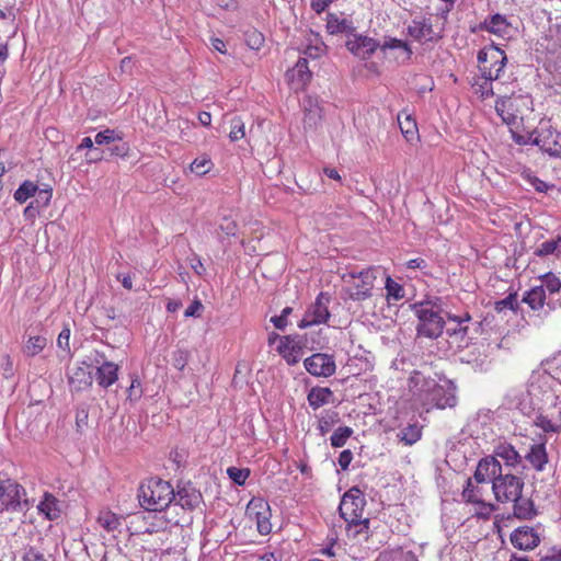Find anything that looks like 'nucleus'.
Listing matches in <instances>:
<instances>
[{
    "instance_id": "f257e3e1",
    "label": "nucleus",
    "mask_w": 561,
    "mask_h": 561,
    "mask_svg": "<svg viewBox=\"0 0 561 561\" xmlns=\"http://www.w3.org/2000/svg\"><path fill=\"white\" fill-rule=\"evenodd\" d=\"M175 491L170 482L160 478H150L138 489L141 507L151 512H162L173 502Z\"/></svg>"
},
{
    "instance_id": "f03ea898",
    "label": "nucleus",
    "mask_w": 561,
    "mask_h": 561,
    "mask_svg": "<svg viewBox=\"0 0 561 561\" xmlns=\"http://www.w3.org/2000/svg\"><path fill=\"white\" fill-rule=\"evenodd\" d=\"M366 501L358 488H352L342 497L339 512L341 517L356 528L355 534L368 530L369 519L363 517Z\"/></svg>"
},
{
    "instance_id": "7ed1b4c3",
    "label": "nucleus",
    "mask_w": 561,
    "mask_h": 561,
    "mask_svg": "<svg viewBox=\"0 0 561 561\" xmlns=\"http://www.w3.org/2000/svg\"><path fill=\"white\" fill-rule=\"evenodd\" d=\"M419 319L416 331L419 336L437 339L444 330L445 321L440 311L431 302H421L414 306Z\"/></svg>"
},
{
    "instance_id": "20e7f679",
    "label": "nucleus",
    "mask_w": 561,
    "mask_h": 561,
    "mask_svg": "<svg viewBox=\"0 0 561 561\" xmlns=\"http://www.w3.org/2000/svg\"><path fill=\"white\" fill-rule=\"evenodd\" d=\"M25 489L15 480L0 474L1 511L21 512L28 506Z\"/></svg>"
},
{
    "instance_id": "39448f33",
    "label": "nucleus",
    "mask_w": 561,
    "mask_h": 561,
    "mask_svg": "<svg viewBox=\"0 0 561 561\" xmlns=\"http://www.w3.org/2000/svg\"><path fill=\"white\" fill-rule=\"evenodd\" d=\"M477 59L482 76L486 78V80H497L507 61L504 50L493 45L481 49L478 53Z\"/></svg>"
},
{
    "instance_id": "423d86ee",
    "label": "nucleus",
    "mask_w": 561,
    "mask_h": 561,
    "mask_svg": "<svg viewBox=\"0 0 561 561\" xmlns=\"http://www.w3.org/2000/svg\"><path fill=\"white\" fill-rule=\"evenodd\" d=\"M524 480L512 473H501L494 481L492 491L496 501L506 503L516 500V496L523 493Z\"/></svg>"
},
{
    "instance_id": "0eeeda50",
    "label": "nucleus",
    "mask_w": 561,
    "mask_h": 561,
    "mask_svg": "<svg viewBox=\"0 0 561 561\" xmlns=\"http://www.w3.org/2000/svg\"><path fill=\"white\" fill-rule=\"evenodd\" d=\"M331 296L328 293L321 291L316 301L307 309L304 318L298 323L300 329H306L311 325L327 323L330 318L329 304Z\"/></svg>"
},
{
    "instance_id": "6e6552de",
    "label": "nucleus",
    "mask_w": 561,
    "mask_h": 561,
    "mask_svg": "<svg viewBox=\"0 0 561 561\" xmlns=\"http://www.w3.org/2000/svg\"><path fill=\"white\" fill-rule=\"evenodd\" d=\"M247 515L255 519L257 531L261 535H268L272 530L271 507L267 501L262 497H252L247 505Z\"/></svg>"
},
{
    "instance_id": "1a4fd4ad",
    "label": "nucleus",
    "mask_w": 561,
    "mask_h": 561,
    "mask_svg": "<svg viewBox=\"0 0 561 561\" xmlns=\"http://www.w3.org/2000/svg\"><path fill=\"white\" fill-rule=\"evenodd\" d=\"M304 366L314 377H330L336 370L334 357L324 353H314L307 357L304 360Z\"/></svg>"
},
{
    "instance_id": "9d476101",
    "label": "nucleus",
    "mask_w": 561,
    "mask_h": 561,
    "mask_svg": "<svg viewBox=\"0 0 561 561\" xmlns=\"http://www.w3.org/2000/svg\"><path fill=\"white\" fill-rule=\"evenodd\" d=\"M376 270L368 267L360 271L358 274L354 272L350 273L352 278H359V283L355 284L350 291V298L355 301L366 300L371 296V289L374 287V280L376 279Z\"/></svg>"
},
{
    "instance_id": "9b49d317",
    "label": "nucleus",
    "mask_w": 561,
    "mask_h": 561,
    "mask_svg": "<svg viewBox=\"0 0 561 561\" xmlns=\"http://www.w3.org/2000/svg\"><path fill=\"white\" fill-rule=\"evenodd\" d=\"M93 362L99 365L95 371V379L100 387L106 389L117 381L119 369L117 364L106 360L104 354L99 352L95 353Z\"/></svg>"
},
{
    "instance_id": "f8f14e48",
    "label": "nucleus",
    "mask_w": 561,
    "mask_h": 561,
    "mask_svg": "<svg viewBox=\"0 0 561 561\" xmlns=\"http://www.w3.org/2000/svg\"><path fill=\"white\" fill-rule=\"evenodd\" d=\"M446 334L449 337L455 339L457 342H463L468 337L470 331L468 323L472 320L469 312H462L461 314L448 312L446 313Z\"/></svg>"
},
{
    "instance_id": "ddd939ff",
    "label": "nucleus",
    "mask_w": 561,
    "mask_h": 561,
    "mask_svg": "<svg viewBox=\"0 0 561 561\" xmlns=\"http://www.w3.org/2000/svg\"><path fill=\"white\" fill-rule=\"evenodd\" d=\"M501 462L493 456H486L478 462L473 474V480L478 484L488 482H492L493 484L494 481L501 476Z\"/></svg>"
},
{
    "instance_id": "4468645a",
    "label": "nucleus",
    "mask_w": 561,
    "mask_h": 561,
    "mask_svg": "<svg viewBox=\"0 0 561 561\" xmlns=\"http://www.w3.org/2000/svg\"><path fill=\"white\" fill-rule=\"evenodd\" d=\"M345 46L353 55L360 59L369 58L380 48V44L375 38L356 34L347 38Z\"/></svg>"
},
{
    "instance_id": "2eb2a0df",
    "label": "nucleus",
    "mask_w": 561,
    "mask_h": 561,
    "mask_svg": "<svg viewBox=\"0 0 561 561\" xmlns=\"http://www.w3.org/2000/svg\"><path fill=\"white\" fill-rule=\"evenodd\" d=\"M93 382V374L90 365L82 362L79 366L69 370L68 383L72 392H81L89 389Z\"/></svg>"
},
{
    "instance_id": "dca6fc26",
    "label": "nucleus",
    "mask_w": 561,
    "mask_h": 561,
    "mask_svg": "<svg viewBox=\"0 0 561 561\" xmlns=\"http://www.w3.org/2000/svg\"><path fill=\"white\" fill-rule=\"evenodd\" d=\"M173 501L183 510L193 511L202 503L203 495L191 482H186L178 485Z\"/></svg>"
},
{
    "instance_id": "f3484780",
    "label": "nucleus",
    "mask_w": 561,
    "mask_h": 561,
    "mask_svg": "<svg viewBox=\"0 0 561 561\" xmlns=\"http://www.w3.org/2000/svg\"><path fill=\"white\" fill-rule=\"evenodd\" d=\"M511 542L519 550H533L540 543V537L534 528L523 526L511 534Z\"/></svg>"
},
{
    "instance_id": "a211bd4d",
    "label": "nucleus",
    "mask_w": 561,
    "mask_h": 561,
    "mask_svg": "<svg viewBox=\"0 0 561 561\" xmlns=\"http://www.w3.org/2000/svg\"><path fill=\"white\" fill-rule=\"evenodd\" d=\"M407 33L417 42L435 41L438 36L435 34L433 23L430 18L413 19L407 27Z\"/></svg>"
},
{
    "instance_id": "6ab92c4d",
    "label": "nucleus",
    "mask_w": 561,
    "mask_h": 561,
    "mask_svg": "<svg viewBox=\"0 0 561 561\" xmlns=\"http://www.w3.org/2000/svg\"><path fill=\"white\" fill-rule=\"evenodd\" d=\"M427 388L431 389V401L438 409L453 408L457 403L455 393L446 390L444 387L435 383L434 380L426 382Z\"/></svg>"
},
{
    "instance_id": "aec40b11",
    "label": "nucleus",
    "mask_w": 561,
    "mask_h": 561,
    "mask_svg": "<svg viewBox=\"0 0 561 561\" xmlns=\"http://www.w3.org/2000/svg\"><path fill=\"white\" fill-rule=\"evenodd\" d=\"M287 77L296 88H304L310 82L312 73L309 70L307 58H299L294 68L287 71Z\"/></svg>"
},
{
    "instance_id": "412c9836",
    "label": "nucleus",
    "mask_w": 561,
    "mask_h": 561,
    "mask_svg": "<svg viewBox=\"0 0 561 561\" xmlns=\"http://www.w3.org/2000/svg\"><path fill=\"white\" fill-rule=\"evenodd\" d=\"M511 502L514 503L513 514L518 519L529 520L538 514L533 500L529 497H524L520 494L516 496V500H512Z\"/></svg>"
},
{
    "instance_id": "4be33fe9",
    "label": "nucleus",
    "mask_w": 561,
    "mask_h": 561,
    "mask_svg": "<svg viewBox=\"0 0 561 561\" xmlns=\"http://www.w3.org/2000/svg\"><path fill=\"white\" fill-rule=\"evenodd\" d=\"M525 459L537 471H542L548 462L545 443L534 444L525 455Z\"/></svg>"
},
{
    "instance_id": "5701e85b",
    "label": "nucleus",
    "mask_w": 561,
    "mask_h": 561,
    "mask_svg": "<svg viewBox=\"0 0 561 561\" xmlns=\"http://www.w3.org/2000/svg\"><path fill=\"white\" fill-rule=\"evenodd\" d=\"M37 508L48 520H56L61 514L60 502L53 494L47 492L37 505Z\"/></svg>"
},
{
    "instance_id": "b1692460",
    "label": "nucleus",
    "mask_w": 561,
    "mask_h": 561,
    "mask_svg": "<svg viewBox=\"0 0 561 561\" xmlns=\"http://www.w3.org/2000/svg\"><path fill=\"white\" fill-rule=\"evenodd\" d=\"M496 459L501 458L507 467H517L522 463L523 457L510 444H500L495 450L494 456Z\"/></svg>"
},
{
    "instance_id": "393cba45",
    "label": "nucleus",
    "mask_w": 561,
    "mask_h": 561,
    "mask_svg": "<svg viewBox=\"0 0 561 561\" xmlns=\"http://www.w3.org/2000/svg\"><path fill=\"white\" fill-rule=\"evenodd\" d=\"M380 49H399L401 55L397 57V59H400L402 64L409 62L413 54L412 48L408 42L394 37H388L383 44H380Z\"/></svg>"
},
{
    "instance_id": "a878e982",
    "label": "nucleus",
    "mask_w": 561,
    "mask_h": 561,
    "mask_svg": "<svg viewBox=\"0 0 561 561\" xmlns=\"http://www.w3.org/2000/svg\"><path fill=\"white\" fill-rule=\"evenodd\" d=\"M508 27L510 23L507 22L506 16L499 13L491 15L489 19H485L484 22L480 25L481 30L496 35L506 34Z\"/></svg>"
},
{
    "instance_id": "bb28decb",
    "label": "nucleus",
    "mask_w": 561,
    "mask_h": 561,
    "mask_svg": "<svg viewBox=\"0 0 561 561\" xmlns=\"http://www.w3.org/2000/svg\"><path fill=\"white\" fill-rule=\"evenodd\" d=\"M327 30L330 34L345 33L348 37H352L355 32L352 21L340 19L332 13L328 14Z\"/></svg>"
},
{
    "instance_id": "cd10ccee",
    "label": "nucleus",
    "mask_w": 561,
    "mask_h": 561,
    "mask_svg": "<svg viewBox=\"0 0 561 561\" xmlns=\"http://www.w3.org/2000/svg\"><path fill=\"white\" fill-rule=\"evenodd\" d=\"M333 394L330 388L314 387L308 393V403L312 409L329 403V398Z\"/></svg>"
},
{
    "instance_id": "c85d7f7f",
    "label": "nucleus",
    "mask_w": 561,
    "mask_h": 561,
    "mask_svg": "<svg viewBox=\"0 0 561 561\" xmlns=\"http://www.w3.org/2000/svg\"><path fill=\"white\" fill-rule=\"evenodd\" d=\"M546 300V293L542 286L535 287L526 293L523 301L526 302L533 310H539L543 307Z\"/></svg>"
},
{
    "instance_id": "c756f323",
    "label": "nucleus",
    "mask_w": 561,
    "mask_h": 561,
    "mask_svg": "<svg viewBox=\"0 0 561 561\" xmlns=\"http://www.w3.org/2000/svg\"><path fill=\"white\" fill-rule=\"evenodd\" d=\"M462 500L467 503L482 504L483 492L482 488L474 485L472 479H468L462 491Z\"/></svg>"
},
{
    "instance_id": "7c9ffc66",
    "label": "nucleus",
    "mask_w": 561,
    "mask_h": 561,
    "mask_svg": "<svg viewBox=\"0 0 561 561\" xmlns=\"http://www.w3.org/2000/svg\"><path fill=\"white\" fill-rule=\"evenodd\" d=\"M98 523L107 531H113L121 526V518L108 510H102L98 516Z\"/></svg>"
},
{
    "instance_id": "2f4dec72",
    "label": "nucleus",
    "mask_w": 561,
    "mask_h": 561,
    "mask_svg": "<svg viewBox=\"0 0 561 561\" xmlns=\"http://www.w3.org/2000/svg\"><path fill=\"white\" fill-rule=\"evenodd\" d=\"M421 426L419 424H409L408 426L401 428L398 436L405 445H413L421 438Z\"/></svg>"
},
{
    "instance_id": "473e14b6",
    "label": "nucleus",
    "mask_w": 561,
    "mask_h": 561,
    "mask_svg": "<svg viewBox=\"0 0 561 561\" xmlns=\"http://www.w3.org/2000/svg\"><path fill=\"white\" fill-rule=\"evenodd\" d=\"M398 123H399V126H400V129L402 131V134L404 135V137L410 140L414 137V135L416 134V123L415 121L411 117V115L407 114V113H401L398 115Z\"/></svg>"
},
{
    "instance_id": "72a5a7b5",
    "label": "nucleus",
    "mask_w": 561,
    "mask_h": 561,
    "mask_svg": "<svg viewBox=\"0 0 561 561\" xmlns=\"http://www.w3.org/2000/svg\"><path fill=\"white\" fill-rule=\"evenodd\" d=\"M37 192V185L32 181H24L19 188L14 192V199L23 204L25 203L30 197L34 196Z\"/></svg>"
},
{
    "instance_id": "f704fd0d",
    "label": "nucleus",
    "mask_w": 561,
    "mask_h": 561,
    "mask_svg": "<svg viewBox=\"0 0 561 561\" xmlns=\"http://www.w3.org/2000/svg\"><path fill=\"white\" fill-rule=\"evenodd\" d=\"M214 167L211 159L207 154L199 156L191 163V171L198 176L207 174Z\"/></svg>"
},
{
    "instance_id": "c9c22d12",
    "label": "nucleus",
    "mask_w": 561,
    "mask_h": 561,
    "mask_svg": "<svg viewBox=\"0 0 561 561\" xmlns=\"http://www.w3.org/2000/svg\"><path fill=\"white\" fill-rule=\"evenodd\" d=\"M354 431L350 426L337 427L330 437L331 446L334 448L343 447Z\"/></svg>"
},
{
    "instance_id": "e433bc0d",
    "label": "nucleus",
    "mask_w": 561,
    "mask_h": 561,
    "mask_svg": "<svg viewBox=\"0 0 561 561\" xmlns=\"http://www.w3.org/2000/svg\"><path fill=\"white\" fill-rule=\"evenodd\" d=\"M47 344V339L41 335L31 336L24 345V353L27 356H35L41 353Z\"/></svg>"
},
{
    "instance_id": "4c0bfd02",
    "label": "nucleus",
    "mask_w": 561,
    "mask_h": 561,
    "mask_svg": "<svg viewBox=\"0 0 561 561\" xmlns=\"http://www.w3.org/2000/svg\"><path fill=\"white\" fill-rule=\"evenodd\" d=\"M385 288L387 290L388 300H400L404 298V288L401 284L393 280L390 276L386 277Z\"/></svg>"
},
{
    "instance_id": "58836bf2",
    "label": "nucleus",
    "mask_w": 561,
    "mask_h": 561,
    "mask_svg": "<svg viewBox=\"0 0 561 561\" xmlns=\"http://www.w3.org/2000/svg\"><path fill=\"white\" fill-rule=\"evenodd\" d=\"M122 139V134L115 131L114 129H105L100 133H98L94 137V142L99 146L102 145H111L114 144L116 140Z\"/></svg>"
},
{
    "instance_id": "ea45409f",
    "label": "nucleus",
    "mask_w": 561,
    "mask_h": 561,
    "mask_svg": "<svg viewBox=\"0 0 561 561\" xmlns=\"http://www.w3.org/2000/svg\"><path fill=\"white\" fill-rule=\"evenodd\" d=\"M245 136V125L240 117H233L230 121L229 138L231 141H237Z\"/></svg>"
},
{
    "instance_id": "a19ab883",
    "label": "nucleus",
    "mask_w": 561,
    "mask_h": 561,
    "mask_svg": "<svg viewBox=\"0 0 561 561\" xmlns=\"http://www.w3.org/2000/svg\"><path fill=\"white\" fill-rule=\"evenodd\" d=\"M227 474L236 484L243 485L250 477V470L248 468L229 467Z\"/></svg>"
},
{
    "instance_id": "79ce46f5",
    "label": "nucleus",
    "mask_w": 561,
    "mask_h": 561,
    "mask_svg": "<svg viewBox=\"0 0 561 561\" xmlns=\"http://www.w3.org/2000/svg\"><path fill=\"white\" fill-rule=\"evenodd\" d=\"M282 341L286 343V345L290 348L291 352H296L301 355L302 348L305 346V339L301 335H285L282 337Z\"/></svg>"
},
{
    "instance_id": "37998d69",
    "label": "nucleus",
    "mask_w": 561,
    "mask_h": 561,
    "mask_svg": "<svg viewBox=\"0 0 561 561\" xmlns=\"http://www.w3.org/2000/svg\"><path fill=\"white\" fill-rule=\"evenodd\" d=\"M277 352L290 366L296 365L299 362L300 355L297 354L296 352H291L290 348L286 345V343L283 342L282 340L277 346Z\"/></svg>"
},
{
    "instance_id": "c03bdc74",
    "label": "nucleus",
    "mask_w": 561,
    "mask_h": 561,
    "mask_svg": "<svg viewBox=\"0 0 561 561\" xmlns=\"http://www.w3.org/2000/svg\"><path fill=\"white\" fill-rule=\"evenodd\" d=\"M517 307H518L517 295L516 294H510L505 298L496 301L494 308H495V310L497 312H502L505 309H510V310H514L515 311L517 309Z\"/></svg>"
},
{
    "instance_id": "a18cd8bd",
    "label": "nucleus",
    "mask_w": 561,
    "mask_h": 561,
    "mask_svg": "<svg viewBox=\"0 0 561 561\" xmlns=\"http://www.w3.org/2000/svg\"><path fill=\"white\" fill-rule=\"evenodd\" d=\"M245 43L252 49H260L264 43V36L256 30H251L245 33Z\"/></svg>"
},
{
    "instance_id": "49530a36",
    "label": "nucleus",
    "mask_w": 561,
    "mask_h": 561,
    "mask_svg": "<svg viewBox=\"0 0 561 561\" xmlns=\"http://www.w3.org/2000/svg\"><path fill=\"white\" fill-rule=\"evenodd\" d=\"M127 396L130 401H137L142 396V388L137 375L131 376V382L127 389Z\"/></svg>"
},
{
    "instance_id": "de8ad7c7",
    "label": "nucleus",
    "mask_w": 561,
    "mask_h": 561,
    "mask_svg": "<svg viewBox=\"0 0 561 561\" xmlns=\"http://www.w3.org/2000/svg\"><path fill=\"white\" fill-rule=\"evenodd\" d=\"M190 353L186 350H176L172 354V364L178 370H183L188 362Z\"/></svg>"
},
{
    "instance_id": "09e8293b",
    "label": "nucleus",
    "mask_w": 561,
    "mask_h": 561,
    "mask_svg": "<svg viewBox=\"0 0 561 561\" xmlns=\"http://www.w3.org/2000/svg\"><path fill=\"white\" fill-rule=\"evenodd\" d=\"M560 241H561V239L559 238L558 240H548V241L541 243L535 250V255H537V256H547L549 254L554 253V251L557 250L558 244H559Z\"/></svg>"
},
{
    "instance_id": "8fccbe9b",
    "label": "nucleus",
    "mask_w": 561,
    "mask_h": 561,
    "mask_svg": "<svg viewBox=\"0 0 561 561\" xmlns=\"http://www.w3.org/2000/svg\"><path fill=\"white\" fill-rule=\"evenodd\" d=\"M291 312L293 308L285 307L279 316H274L271 318V322L275 325L276 329L284 330L287 325V318Z\"/></svg>"
},
{
    "instance_id": "3c124183",
    "label": "nucleus",
    "mask_w": 561,
    "mask_h": 561,
    "mask_svg": "<svg viewBox=\"0 0 561 561\" xmlns=\"http://www.w3.org/2000/svg\"><path fill=\"white\" fill-rule=\"evenodd\" d=\"M89 412L85 407H78L76 412L77 431L81 432L88 425Z\"/></svg>"
},
{
    "instance_id": "603ef678",
    "label": "nucleus",
    "mask_w": 561,
    "mask_h": 561,
    "mask_svg": "<svg viewBox=\"0 0 561 561\" xmlns=\"http://www.w3.org/2000/svg\"><path fill=\"white\" fill-rule=\"evenodd\" d=\"M53 196L51 190H38L36 192L35 203L39 208H45L49 205Z\"/></svg>"
},
{
    "instance_id": "864d4df0",
    "label": "nucleus",
    "mask_w": 561,
    "mask_h": 561,
    "mask_svg": "<svg viewBox=\"0 0 561 561\" xmlns=\"http://www.w3.org/2000/svg\"><path fill=\"white\" fill-rule=\"evenodd\" d=\"M111 154L116 157H126L129 152V146L127 142L121 140H116L113 146L110 148Z\"/></svg>"
},
{
    "instance_id": "5fc2aeb1",
    "label": "nucleus",
    "mask_w": 561,
    "mask_h": 561,
    "mask_svg": "<svg viewBox=\"0 0 561 561\" xmlns=\"http://www.w3.org/2000/svg\"><path fill=\"white\" fill-rule=\"evenodd\" d=\"M537 425L546 433H559L561 431V425L552 423L551 420L546 416H540Z\"/></svg>"
},
{
    "instance_id": "6e6d98bb",
    "label": "nucleus",
    "mask_w": 561,
    "mask_h": 561,
    "mask_svg": "<svg viewBox=\"0 0 561 561\" xmlns=\"http://www.w3.org/2000/svg\"><path fill=\"white\" fill-rule=\"evenodd\" d=\"M539 561H561V548L551 547L547 552H539Z\"/></svg>"
},
{
    "instance_id": "4d7b16f0",
    "label": "nucleus",
    "mask_w": 561,
    "mask_h": 561,
    "mask_svg": "<svg viewBox=\"0 0 561 561\" xmlns=\"http://www.w3.org/2000/svg\"><path fill=\"white\" fill-rule=\"evenodd\" d=\"M204 310V306L201 302L199 299L193 300V302L185 309L184 316L185 317H193V318H199L202 316V312Z\"/></svg>"
},
{
    "instance_id": "13d9d810",
    "label": "nucleus",
    "mask_w": 561,
    "mask_h": 561,
    "mask_svg": "<svg viewBox=\"0 0 561 561\" xmlns=\"http://www.w3.org/2000/svg\"><path fill=\"white\" fill-rule=\"evenodd\" d=\"M529 183L539 193H547L549 190L554 187V185L548 184L545 181L538 179L537 176H529Z\"/></svg>"
},
{
    "instance_id": "bf43d9fd",
    "label": "nucleus",
    "mask_w": 561,
    "mask_h": 561,
    "mask_svg": "<svg viewBox=\"0 0 561 561\" xmlns=\"http://www.w3.org/2000/svg\"><path fill=\"white\" fill-rule=\"evenodd\" d=\"M69 340H70V330L66 328L59 333V335L57 337L58 347L62 348L64 351L69 352L70 351Z\"/></svg>"
},
{
    "instance_id": "052dcab7",
    "label": "nucleus",
    "mask_w": 561,
    "mask_h": 561,
    "mask_svg": "<svg viewBox=\"0 0 561 561\" xmlns=\"http://www.w3.org/2000/svg\"><path fill=\"white\" fill-rule=\"evenodd\" d=\"M353 454L350 449L343 450L337 459V463L341 467L342 470H347L350 463L352 462Z\"/></svg>"
},
{
    "instance_id": "680f3d73",
    "label": "nucleus",
    "mask_w": 561,
    "mask_h": 561,
    "mask_svg": "<svg viewBox=\"0 0 561 561\" xmlns=\"http://www.w3.org/2000/svg\"><path fill=\"white\" fill-rule=\"evenodd\" d=\"M546 151L549 152L550 156H561V134H557L554 136L552 146L549 144V146L546 148Z\"/></svg>"
},
{
    "instance_id": "e2e57ef3",
    "label": "nucleus",
    "mask_w": 561,
    "mask_h": 561,
    "mask_svg": "<svg viewBox=\"0 0 561 561\" xmlns=\"http://www.w3.org/2000/svg\"><path fill=\"white\" fill-rule=\"evenodd\" d=\"M23 560L24 561H46L44 554L34 548H30L25 551V553L23 556Z\"/></svg>"
},
{
    "instance_id": "0e129e2a",
    "label": "nucleus",
    "mask_w": 561,
    "mask_h": 561,
    "mask_svg": "<svg viewBox=\"0 0 561 561\" xmlns=\"http://www.w3.org/2000/svg\"><path fill=\"white\" fill-rule=\"evenodd\" d=\"M331 3L332 0H311L310 7L316 13L320 14L324 12Z\"/></svg>"
},
{
    "instance_id": "69168bd1",
    "label": "nucleus",
    "mask_w": 561,
    "mask_h": 561,
    "mask_svg": "<svg viewBox=\"0 0 561 561\" xmlns=\"http://www.w3.org/2000/svg\"><path fill=\"white\" fill-rule=\"evenodd\" d=\"M320 118L319 111L316 110H309L305 114V124L309 127H313L317 125L318 119Z\"/></svg>"
},
{
    "instance_id": "338daca9",
    "label": "nucleus",
    "mask_w": 561,
    "mask_h": 561,
    "mask_svg": "<svg viewBox=\"0 0 561 561\" xmlns=\"http://www.w3.org/2000/svg\"><path fill=\"white\" fill-rule=\"evenodd\" d=\"M546 287L551 294L557 293L561 287V282L553 275H547Z\"/></svg>"
},
{
    "instance_id": "774afa93",
    "label": "nucleus",
    "mask_w": 561,
    "mask_h": 561,
    "mask_svg": "<svg viewBox=\"0 0 561 561\" xmlns=\"http://www.w3.org/2000/svg\"><path fill=\"white\" fill-rule=\"evenodd\" d=\"M191 267L197 275H203L205 273L204 264L197 255H194L191 260Z\"/></svg>"
}]
</instances>
